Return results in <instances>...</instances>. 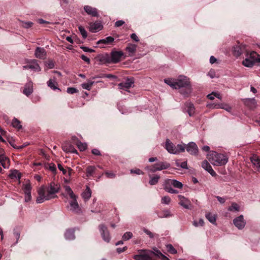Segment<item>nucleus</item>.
<instances>
[{
    "mask_svg": "<svg viewBox=\"0 0 260 260\" xmlns=\"http://www.w3.org/2000/svg\"><path fill=\"white\" fill-rule=\"evenodd\" d=\"M59 189V185L56 184L54 182H51L47 188V193L45 194V187L44 186H42L38 190L39 196L37 198L36 202L38 204H40L44 202V201H48L57 198V196L55 194L58 192Z\"/></svg>",
    "mask_w": 260,
    "mask_h": 260,
    "instance_id": "1",
    "label": "nucleus"
},
{
    "mask_svg": "<svg viewBox=\"0 0 260 260\" xmlns=\"http://www.w3.org/2000/svg\"><path fill=\"white\" fill-rule=\"evenodd\" d=\"M164 81L173 89H181L190 84L189 79L182 75L179 76L177 79L168 78Z\"/></svg>",
    "mask_w": 260,
    "mask_h": 260,
    "instance_id": "2",
    "label": "nucleus"
},
{
    "mask_svg": "<svg viewBox=\"0 0 260 260\" xmlns=\"http://www.w3.org/2000/svg\"><path fill=\"white\" fill-rule=\"evenodd\" d=\"M209 160L214 165L222 166L227 163L228 158L223 154L212 152L209 157Z\"/></svg>",
    "mask_w": 260,
    "mask_h": 260,
    "instance_id": "3",
    "label": "nucleus"
},
{
    "mask_svg": "<svg viewBox=\"0 0 260 260\" xmlns=\"http://www.w3.org/2000/svg\"><path fill=\"white\" fill-rule=\"evenodd\" d=\"M232 52L234 56L238 57L242 54H244L246 56H248L249 52L247 51V46L239 42L234 45L232 49Z\"/></svg>",
    "mask_w": 260,
    "mask_h": 260,
    "instance_id": "4",
    "label": "nucleus"
},
{
    "mask_svg": "<svg viewBox=\"0 0 260 260\" xmlns=\"http://www.w3.org/2000/svg\"><path fill=\"white\" fill-rule=\"evenodd\" d=\"M170 167V164L166 161H158L156 164L147 166L145 170L148 172L154 173L158 171L167 169Z\"/></svg>",
    "mask_w": 260,
    "mask_h": 260,
    "instance_id": "5",
    "label": "nucleus"
},
{
    "mask_svg": "<svg viewBox=\"0 0 260 260\" xmlns=\"http://www.w3.org/2000/svg\"><path fill=\"white\" fill-rule=\"evenodd\" d=\"M139 254L134 255L133 258L135 260H154L152 258V251L148 249H139Z\"/></svg>",
    "mask_w": 260,
    "mask_h": 260,
    "instance_id": "6",
    "label": "nucleus"
},
{
    "mask_svg": "<svg viewBox=\"0 0 260 260\" xmlns=\"http://www.w3.org/2000/svg\"><path fill=\"white\" fill-rule=\"evenodd\" d=\"M99 229L103 240L109 243L111 240V236L107 227L104 224H101L99 225Z\"/></svg>",
    "mask_w": 260,
    "mask_h": 260,
    "instance_id": "7",
    "label": "nucleus"
},
{
    "mask_svg": "<svg viewBox=\"0 0 260 260\" xmlns=\"http://www.w3.org/2000/svg\"><path fill=\"white\" fill-rule=\"evenodd\" d=\"M183 112L187 113L189 116L191 117L195 114L196 108L192 103L186 102L183 107Z\"/></svg>",
    "mask_w": 260,
    "mask_h": 260,
    "instance_id": "8",
    "label": "nucleus"
},
{
    "mask_svg": "<svg viewBox=\"0 0 260 260\" xmlns=\"http://www.w3.org/2000/svg\"><path fill=\"white\" fill-rule=\"evenodd\" d=\"M123 55V53L121 51H113L111 52L110 61L112 63H118L120 58Z\"/></svg>",
    "mask_w": 260,
    "mask_h": 260,
    "instance_id": "9",
    "label": "nucleus"
},
{
    "mask_svg": "<svg viewBox=\"0 0 260 260\" xmlns=\"http://www.w3.org/2000/svg\"><path fill=\"white\" fill-rule=\"evenodd\" d=\"M134 83V80L133 78H127L124 82H121L118 84L119 89H123L126 91L131 88Z\"/></svg>",
    "mask_w": 260,
    "mask_h": 260,
    "instance_id": "10",
    "label": "nucleus"
},
{
    "mask_svg": "<svg viewBox=\"0 0 260 260\" xmlns=\"http://www.w3.org/2000/svg\"><path fill=\"white\" fill-rule=\"evenodd\" d=\"M62 149L67 153H77V150L70 142L66 141L62 144Z\"/></svg>",
    "mask_w": 260,
    "mask_h": 260,
    "instance_id": "11",
    "label": "nucleus"
},
{
    "mask_svg": "<svg viewBox=\"0 0 260 260\" xmlns=\"http://www.w3.org/2000/svg\"><path fill=\"white\" fill-rule=\"evenodd\" d=\"M233 223L235 226H236L239 230L243 229L246 224V222L244 219V217L242 215L235 218L233 220Z\"/></svg>",
    "mask_w": 260,
    "mask_h": 260,
    "instance_id": "12",
    "label": "nucleus"
},
{
    "mask_svg": "<svg viewBox=\"0 0 260 260\" xmlns=\"http://www.w3.org/2000/svg\"><path fill=\"white\" fill-rule=\"evenodd\" d=\"M186 151L191 155H196L198 152V148L197 144L193 142H190L185 145Z\"/></svg>",
    "mask_w": 260,
    "mask_h": 260,
    "instance_id": "13",
    "label": "nucleus"
},
{
    "mask_svg": "<svg viewBox=\"0 0 260 260\" xmlns=\"http://www.w3.org/2000/svg\"><path fill=\"white\" fill-rule=\"evenodd\" d=\"M180 200L179 204L186 209H190L191 207L190 201L182 195L178 196Z\"/></svg>",
    "mask_w": 260,
    "mask_h": 260,
    "instance_id": "14",
    "label": "nucleus"
},
{
    "mask_svg": "<svg viewBox=\"0 0 260 260\" xmlns=\"http://www.w3.org/2000/svg\"><path fill=\"white\" fill-rule=\"evenodd\" d=\"M35 56L36 58L43 59L46 57V52L44 48L37 47L35 51Z\"/></svg>",
    "mask_w": 260,
    "mask_h": 260,
    "instance_id": "15",
    "label": "nucleus"
},
{
    "mask_svg": "<svg viewBox=\"0 0 260 260\" xmlns=\"http://www.w3.org/2000/svg\"><path fill=\"white\" fill-rule=\"evenodd\" d=\"M202 167L204 170L209 173L212 176L215 177L217 175L216 172L213 170L207 160H205L202 162Z\"/></svg>",
    "mask_w": 260,
    "mask_h": 260,
    "instance_id": "16",
    "label": "nucleus"
},
{
    "mask_svg": "<svg viewBox=\"0 0 260 260\" xmlns=\"http://www.w3.org/2000/svg\"><path fill=\"white\" fill-rule=\"evenodd\" d=\"M84 10L85 12L89 15H90L92 17L99 16L98 10L95 8L86 5L84 7Z\"/></svg>",
    "mask_w": 260,
    "mask_h": 260,
    "instance_id": "17",
    "label": "nucleus"
},
{
    "mask_svg": "<svg viewBox=\"0 0 260 260\" xmlns=\"http://www.w3.org/2000/svg\"><path fill=\"white\" fill-rule=\"evenodd\" d=\"M70 211L74 213H80L81 212V210L79 207V204L76 199L70 202Z\"/></svg>",
    "mask_w": 260,
    "mask_h": 260,
    "instance_id": "18",
    "label": "nucleus"
},
{
    "mask_svg": "<svg viewBox=\"0 0 260 260\" xmlns=\"http://www.w3.org/2000/svg\"><path fill=\"white\" fill-rule=\"evenodd\" d=\"M164 183L168 184L170 186L172 185L174 187L177 188L181 189L183 187V184L181 182L175 179H168L165 180Z\"/></svg>",
    "mask_w": 260,
    "mask_h": 260,
    "instance_id": "19",
    "label": "nucleus"
},
{
    "mask_svg": "<svg viewBox=\"0 0 260 260\" xmlns=\"http://www.w3.org/2000/svg\"><path fill=\"white\" fill-rule=\"evenodd\" d=\"M166 149L167 151L172 154H178V151H175L176 146H175L169 139H167L166 142Z\"/></svg>",
    "mask_w": 260,
    "mask_h": 260,
    "instance_id": "20",
    "label": "nucleus"
},
{
    "mask_svg": "<svg viewBox=\"0 0 260 260\" xmlns=\"http://www.w3.org/2000/svg\"><path fill=\"white\" fill-rule=\"evenodd\" d=\"M103 28V25L101 22H95L91 23L89 26V31L92 32H96Z\"/></svg>",
    "mask_w": 260,
    "mask_h": 260,
    "instance_id": "21",
    "label": "nucleus"
},
{
    "mask_svg": "<svg viewBox=\"0 0 260 260\" xmlns=\"http://www.w3.org/2000/svg\"><path fill=\"white\" fill-rule=\"evenodd\" d=\"M29 63V69L35 71L39 72L41 71V68L39 66L38 60L36 59H31L28 61Z\"/></svg>",
    "mask_w": 260,
    "mask_h": 260,
    "instance_id": "22",
    "label": "nucleus"
},
{
    "mask_svg": "<svg viewBox=\"0 0 260 260\" xmlns=\"http://www.w3.org/2000/svg\"><path fill=\"white\" fill-rule=\"evenodd\" d=\"M33 92L32 82L31 81L27 83L23 89V93L26 96L30 95Z\"/></svg>",
    "mask_w": 260,
    "mask_h": 260,
    "instance_id": "23",
    "label": "nucleus"
},
{
    "mask_svg": "<svg viewBox=\"0 0 260 260\" xmlns=\"http://www.w3.org/2000/svg\"><path fill=\"white\" fill-rule=\"evenodd\" d=\"M137 45L132 43H129L125 48V50L129 53V55L133 56L137 50Z\"/></svg>",
    "mask_w": 260,
    "mask_h": 260,
    "instance_id": "24",
    "label": "nucleus"
},
{
    "mask_svg": "<svg viewBox=\"0 0 260 260\" xmlns=\"http://www.w3.org/2000/svg\"><path fill=\"white\" fill-rule=\"evenodd\" d=\"M180 93L184 96H188V95L192 92V87L191 84H189L188 85L180 89Z\"/></svg>",
    "mask_w": 260,
    "mask_h": 260,
    "instance_id": "25",
    "label": "nucleus"
},
{
    "mask_svg": "<svg viewBox=\"0 0 260 260\" xmlns=\"http://www.w3.org/2000/svg\"><path fill=\"white\" fill-rule=\"evenodd\" d=\"M114 38L109 36L105 38V39L99 40L97 42V44L100 45L101 44H103L105 45H110L114 42Z\"/></svg>",
    "mask_w": 260,
    "mask_h": 260,
    "instance_id": "26",
    "label": "nucleus"
},
{
    "mask_svg": "<svg viewBox=\"0 0 260 260\" xmlns=\"http://www.w3.org/2000/svg\"><path fill=\"white\" fill-rule=\"evenodd\" d=\"M75 231L74 229H68L64 233L65 238L68 240H72L75 239Z\"/></svg>",
    "mask_w": 260,
    "mask_h": 260,
    "instance_id": "27",
    "label": "nucleus"
},
{
    "mask_svg": "<svg viewBox=\"0 0 260 260\" xmlns=\"http://www.w3.org/2000/svg\"><path fill=\"white\" fill-rule=\"evenodd\" d=\"M72 139L73 140H77L76 145H77L79 149L81 151H84L87 149V144L86 143H82L81 141H79L78 140V139L76 138V137H75V136L72 137Z\"/></svg>",
    "mask_w": 260,
    "mask_h": 260,
    "instance_id": "28",
    "label": "nucleus"
},
{
    "mask_svg": "<svg viewBox=\"0 0 260 260\" xmlns=\"http://www.w3.org/2000/svg\"><path fill=\"white\" fill-rule=\"evenodd\" d=\"M99 61L102 63H110V56L108 54L101 55L98 56Z\"/></svg>",
    "mask_w": 260,
    "mask_h": 260,
    "instance_id": "29",
    "label": "nucleus"
},
{
    "mask_svg": "<svg viewBox=\"0 0 260 260\" xmlns=\"http://www.w3.org/2000/svg\"><path fill=\"white\" fill-rule=\"evenodd\" d=\"M9 176L11 179L16 178L19 180L21 177V174L17 170H12Z\"/></svg>",
    "mask_w": 260,
    "mask_h": 260,
    "instance_id": "30",
    "label": "nucleus"
},
{
    "mask_svg": "<svg viewBox=\"0 0 260 260\" xmlns=\"http://www.w3.org/2000/svg\"><path fill=\"white\" fill-rule=\"evenodd\" d=\"M150 180L149 181V183L151 185H156L158 182L160 178L159 175H155L154 176H151L149 175Z\"/></svg>",
    "mask_w": 260,
    "mask_h": 260,
    "instance_id": "31",
    "label": "nucleus"
},
{
    "mask_svg": "<svg viewBox=\"0 0 260 260\" xmlns=\"http://www.w3.org/2000/svg\"><path fill=\"white\" fill-rule=\"evenodd\" d=\"M91 196V191L89 186H86L85 190L82 193V198L85 200H88L90 199Z\"/></svg>",
    "mask_w": 260,
    "mask_h": 260,
    "instance_id": "32",
    "label": "nucleus"
},
{
    "mask_svg": "<svg viewBox=\"0 0 260 260\" xmlns=\"http://www.w3.org/2000/svg\"><path fill=\"white\" fill-rule=\"evenodd\" d=\"M206 218L213 224H216V216L215 214L211 213H206L205 215Z\"/></svg>",
    "mask_w": 260,
    "mask_h": 260,
    "instance_id": "33",
    "label": "nucleus"
},
{
    "mask_svg": "<svg viewBox=\"0 0 260 260\" xmlns=\"http://www.w3.org/2000/svg\"><path fill=\"white\" fill-rule=\"evenodd\" d=\"M47 86L53 90L58 89L60 90V89L57 87V83L55 80L50 79L47 83Z\"/></svg>",
    "mask_w": 260,
    "mask_h": 260,
    "instance_id": "34",
    "label": "nucleus"
},
{
    "mask_svg": "<svg viewBox=\"0 0 260 260\" xmlns=\"http://www.w3.org/2000/svg\"><path fill=\"white\" fill-rule=\"evenodd\" d=\"M163 187L164 189L167 191L168 192L171 193H178V191L177 190L173 189L171 186L165 183L163 184Z\"/></svg>",
    "mask_w": 260,
    "mask_h": 260,
    "instance_id": "35",
    "label": "nucleus"
},
{
    "mask_svg": "<svg viewBox=\"0 0 260 260\" xmlns=\"http://www.w3.org/2000/svg\"><path fill=\"white\" fill-rule=\"evenodd\" d=\"M255 63L254 60H251L248 58H246L242 61V64L246 67H252Z\"/></svg>",
    "mask_w": 260,
    "mask_h": 260,
    "instance_id": "36",
    "label": "nucleus"
},
{
    "mask_svg": "<svg viewBox=\"0 0 260 260\" xmlns=\"http://www.w3.org/2000/svg\"><path fill=\"white\" fill-rule=\"evenodd\" d=\"M245 103L250 109H253L255 108L256 106V102L254 98L247 99Z\"/></svg>",
    "mask_w": 260,
    "mask_h": 260,
    "instance_id": "37",
    "label": "nucleus"
},
{
    "mask_svg": "<svg viewBox=\"0 0 260 260\" xmlns=\"http://www.w3.org/2000/svg\"><path fill=\"white\" fill-rule=\"evenodd\" d=\"M95 167L93 166H89L86 168V176L90 177L93 176V174L95 171Z\"/></svg>",
    "mask_w": 260,
    "mask_h": 260,
    "instance_id": "38",
    "label": "nucleus"
},
{
    "mask_svg": "<svg viewBox=\"0 0 260 260\" xmlns=\"http://www.w3.org/2000/svg\"><path fill=\"white\" fill-rule=\"evenodd\" d=\"M12 125L14 127L18 128V129H20L22 127V125L20 124V121L16 118H14L13 119Z\"/></svg>",
    "mask_w": 260,
    "mask_h": 260,
    "instance_id": "39",
    "label": "nucleus"
},
{
    "mask_svg": "<svg viewBox=\"0 0 260 260\" xmlns=\"http://www.w3.org/2000/svg\"><path fill=\"white\" fill-rule=\"evenodd\" d=\"M240 210L239 206L236 203H232L231 206L228 208V210L230 211L238 212Z\"/></svg>",
    "mask_w": 260,
    "mask_h": 260,
    "instance_id": "40",
    "label": "nucleus"
},
{
    "mask_svg": "<svg viewBox=\"0 0 260 260\" xmlns=\"http://www.w3.org/2000/svg\"><path fill=\"white\" fill-rule=\"evenodd\" d=\"M251 161L257 168H260V159L256 156H253L251 157Z\"/></svg>",
    "mask_w": 260,
    "mask_h": 260,
    "instance_id": "41",
    "label": "nucleus"
},
{
    "mask_svg": "<svg viewBox=\"0 0 260 260\" xmlns=\"http://www.w3.org/2000/svg\"><path fill=\"white\" fill-rule=\"evenodd\" d=\"M166 247H167L168 251L169 252H170V253H171V254L177 253V250L174 248V247H173V246L172 244H169L166 245Z\"/></svg>",
    "mask_w": 260,
    "mask_h": 260,
    "instance_id": "42",
    "label": "nucleus"
},
{
    "mask_svg": "<svg viewBox=\"0 0 260 260\" xmlns=\"http://www.w3.org/2000/svg\"><path fill=\"white\" fill-rule=\"evenodd\" d=\"M185 149V145L184 144H178L176 146L175 151H178V154L180 152H184Z\"/></svg>",
    "mask_w": 260,
    "mask_h": 260,
    "instance_id": "43",
    "label": "nucleus"
},
{
    "mask_svg": "<svg viewBox=\"0 0 260 260\" xmlns=\"http://www.w3.org/2000/svg\"><path fill=\"white\" fill-rule=\"evenodd\" d=\"M21 25L23 27L25 28H29L33 25V22L31 21H22Z\"/></svg>",
    "mask_w": 260,
    "mask_h": 260,
    "instance_id": "44",
    "label": "nucleus"
},
{
    "mask_svg": "<svg viewBox=\"0 0 260 260\" xmlns=\"http://www.w3.org/2000/svg\"><path fill=\"white\" fill-rule=\"evenodd\" d=\"M78 29L84 39H86L87 37V33L85 28L81 25L78 27Z\"/></svg>",
    "mask_w": 260,
    "mask_h": 260,
    "instance_id": "45",
    "label": "nucleus"
},
{
    "mask_svg": "<svg viewBox=\"0 0 260 260\" xmlns=\"http://www.w3.org/2000/svg\"><path fill=\"white\" fill-rule=\"evenodd\" d=\"M133 237V234L131 232H127L122 236V239L124 241L128 240Z\"/></svg>",
    "mask_w": 260,
    "mask_h": 260,
    "instance_id": "46",
    "label": "nucleus"
},
{
    "mask_svg": "<svg viewBox=\"0 0 260 260\" xmlns=\"http://www.w3.org/2000/svg\"><path fill=\"white\" fill-rule=\"evenodd\" d=\"M192 224L196 227L199 226H203L204 225V221L203 219L201 218L199 219V221L194 220L192 222Z\"/></svg>",
    "mask_w": 260,
    "mask_h": 260,
    "instance_id": "47",
    "label": "nucleus"
},
{
    "mask_svg": "<svg viewBox=\"0 0 260 260\" xmlns=\"http://www.w3.org/2000/svg\"><path fill=\"white\" fill-rule=\"evenodd\" d=\"M143 232L146 234H147L151 239L155 237V236H158L157 234H153L151 231L145 228H144Z\"/></svg>",
    "mask_w": 260,
    "mask_h": 260,
    "instance_id": "48",
    "label": "nucleus"
},
{
    "mask_svg": "<svg viewBox=\"0 0 260 260\" xmlns=\"http://www.w3.org/2000/svg\"><path fill=\"white\" fill-rule=\"evenodd\" d=\"M24 193H31V186L29 183L26 184L23 186Z\"/></svg>",
    "mask_w": 260,
    "mask_h": 260,
    "instance_id": "49",
    "label": "nucleus"
},
{
    "mask_svg": "<svg viewBox=\"0 0 260 260\" xmlns=\"http://www.w3.org/2000/svg\"><path fill=\"white\" fill-rule=\"evenodd\" d=\"M171 216L172 215L169 210H165L163 211L162 215H158L159 218L169 217Z\"/></svg>",
    "mask_w": 260,
    "mask_h": 260,
    "instance_id": "50",
    "label": "nucleus"
},
{
    "mask_svg": "<svg viewBox=\"0 0 260 260\" xmlns=\"http://www.w3.org/2000/svg\"><path fill=\"white\" fill-rule=\"evenodd\" d=\"M153 249L154 251H152V255H154L157 257H160L162 254L161 251L157 248H153Z\"/></svg>",
    "mask_w": 260,
    "mask_h": 260,
    "instance_id": "51",
    "label": "nucleus"
},
{
    "mask_svg": "<svg viewBox=\"0 0 260 260\" xmlns=\"http://www.w3.org/2000/svg\"><path fill=\"white\" fill-rule=\"evenodd\" d=\"M48 169L50 171H51L53 174H55L56 173V168L54 164L50 163L49 164Z\"/></svg>",
    "mask_w": 260,
    "mask_h": 260,
    "instance_id": "52",
    "label": "nucleus"
},
{
    "mask_svg": "<svg viewBox=\"0 0 260 260\" xmlns=\"http://www.w3.org/2000/svg\"><path fill=\"white\" fill-rule=\"evenodd\" d=\"M171 201V199L168 196H165L161 198V203L168 205Z\"/></svg>",
    "mask_w": 260,
    "mask_h": 260,
    "instance_id": "53",
    "label": "nucleus"
},
{
    "mask_svg": "<svg viewBox=\"0 0 260 260\" xmlns=\"http://www.w3.org/2000/svg\"><path fill=\"white\" fill-rule=\"evenodd\" d=\"M67 92L69 94H74L78 92V90L75 87H68Z\"/></svg>",
    "mask_w": 260,
    "mask_h": 260,
    "instance_id": "54",
    "label": "nucleus"
},
{
    "mask_svg": "<svg viewBox=\"0 0 260 260\" xmlns=\"http://www.w3.org/2000/svg\"><path fill=\"white\" fill-rule=\"evenodd\" d=\"M100 78H112V79H116V76L112 74H101L99 76Z\"/></svg>",
    "mask_w": 260,
    "mask_h": 260,
    "instance_id": "55",
    "label": "nucleus"
},
{
    "mask_svg": "<svg viewBox=\"0 0 260 260\" xmlns=\"http://www.w3.org/2000/svg\"><path fill=\"white\" fill-rule=\"evenodd\" d=\"M214 96H215L216 97H217L218 99L220 98V95L219 94L214 92H213L212 93L209 94L207 95V97L209 99L212 100L214 99Z\"/></svg>",
    "mask_w": 260,
    "mask_h": 260,
    "instance_id": "56",
    "label": "nucleus"
},
{
    "mask_svg": "<svg viewBox=\"0 0 260 260\" xmlns=\"http://www.w3.org/2000/svg\"><path fill=\"white\" fill-rule=\"evenodd\" d=\"M45 65L49 69H53L54 67V64L52 60H49L46 62Z\"/></svg>",
    "mask_w": 260,
    "mask_h": 260,
    "instance_id": "57",
    "label": "nucleus"
},
{
    "mask_svg": "<svg viewBox=\"0 0 260 260\" xmlns=\"http://www.w3.org/2000/svg\"><path fill=\"white\" fill-rule=\"evenodd\" d=\"M9 159L8 157L6 156L4 154H0V163H2L4 161H8L9 162Z\"/></svg>",
    "mask_w": 260,
    "mask_h": 260,
    "instance_id": "58",
    "label": "nucleus"
},
{
    "mask_svg": "<svg viewBox=\"0 0 260 260\" xmlns=\"http://www.w3.org/2000/svg\"><path fill=\"white\" fill-rule=\"evenodd\" d=\"M105 175L106 176V177L108 178H114L116 176V175L113 173L112 172H108V171H107V172H105Z\"/></svg>",
    "mask_w": 260,
    "mask_h": 260,
    "instance_id": "59",
    "label": "nucleus"
},
{
    "mask_svg": "<svg viewBox=\"0 0 260 260\" xmlns=\"http://www.w3.org/2000/svg\"><path fill=\"white\" fill-rule=\"evenodd\" d=\"M80 48L81 49H82L83 51H84V52H86L92 53V52H94L95 51L94 50L89 48L87 47H85V46H81Z\"/></svg>",
    "mask_w": 260,
    "mask_h": 260,
    "instance_id": "60",
    "label": "nucleus"
},
{
    "mask_svg": "<svg viewBox=\"0 0 260 260\" xmlns=\"http://www.w3.org/2000/svg\"><path fill=\"white\" fill-rule=\"evenodd\" d=\"M31 199V193H25V202H28Z\"/></svg>",
    "mask_w": 260,
    "mask_h": 260,
    "instance_id": "61",
    "label": "nucleus"
},
{
    "mask_svg": "<svg viewBox=\"0 0 260 260\" xmlns=\"http://www.w3.org/2000/svg\"><path fill=\"white\" fill-rule=\"evenodd\" d=\"M130 171L131 173H135L138 175L143 174V173L139 169H132Z\"/></svg>",
    "mask_w": 260,
    "mask_h": 260,
    "instance_id": "62",
    "label": "nucleus"
},
{
    "mask_svg": "<svg viewBox=\"0 0 260 260\" xmlns=\"http://www.w3.org/2000/svg\"><path fill=\"white\" fill-rule=\"evenodd\" d=\"M124 23H125V22L123 20H118L115 22V23L114 24V26L115 27H120V26H122V25H123Z\"/></svg>",
    "mask_w": 260,
    "mask_h": 260,
    "instance_id": "63",
    "label": "nucleus"
},
{
    "mask_svg": "<svg viewBox=\"0 0 260 260\" xmlns=\"http://www.w3.org/2000/svg\"><path fill=\"white\" fill-rule=\"evenodd\" d=\"M91 152L93 154L96 155V156H100L101 155V153L100 150L96 148L93 149L91 151Z\"/></svg>",
    "mask_w": 260,
    "mask_h": 260,
    "instance_id": "64",
    "label": "nucleus"
}]
</instances>
